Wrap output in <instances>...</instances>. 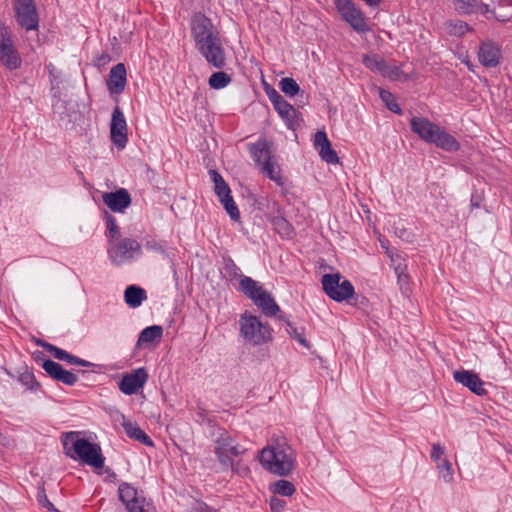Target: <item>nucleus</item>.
Returning a JSON list of instances; mask_svg holds the SVG:
<instances>
[{
  "instance_id": "nucleus-18",
  "label": "nucleus",
  "mask_w": 512,
  "mask_h": 512,
  "mask_svg": "<svg viewBox=\"0 0 512 512\" xmlns=\"http://www.w3.org/2000/svg\"><path fill=\"white\" fill-rule=\"evenodd\" d=\"M42 368L54 380L65 385L73 386L77 383L78 377L71 371L65 370L59 363L50 359H44Z\"/></svg>"
},
{
  "instance_id": "nucleus-23",
  "label": "nucleus",
  "mask_w": 512,
  "mask_h": 512,
  "mask_svg": "<svg viewBox=\"0 0 512 512\" xmlns=\"http://www.w3.org/2000/svg\"><path fill=\"white\" fill-rule=\"evenodd\" d=\"M253 303L267 317L277 316L281 312L279 305L274 300L272 294L267 290H264L261 294L257 295V298Z\"/></svg>"
},
{
  "instance_id": "nucleus-32",
  "label": "nucleus",
  "mask_w": 512,
  "mask_h": 512,
  "mask_svg": "<svg viewBox=\"0 0 512 512\" xmlns=\"http://www.w3.org/2000/svg\"><path fill=\"white\" fill-rule=\"evenodd\" d=\"M105 222H106L105 236L107 238V245H109L110 242H115L116 240L121 239L120 238V230H119V226L117 224L115 217L107 212L105 215Z\"/></svg>"
},
{
  "instance_id": "nucleus-1",
  "label": "nucleus",
  "mask_w": 512,
  "mask_h": 512,
  "mask_svg": "<svg viewBox=\"0 0 512 512\" xmlns=\"http://www.w3.org/2000/svg\"><path fill=\"white\" fill-rule=\"evenodd\" d=\"M191 37L195 48L206 62L215 69L225 68L226 53L220 31L205 14L195 13L190 21Z\"/></svg>"
},
{
  "instance_id": "nucleus-46",
  "label": "nucleus",
  "mask_w": 512,
  "mask_h": 512,
  "mask_svg": "<svg viewBox=\"0 0 512 512\" xmlns=\"http://www.w3.org/2000/svg\"><path fill=\"white\" fill-rule=\"evenodd\" d=\"M38 503L47 509L49 512H57V509L54 507V505L49 501L45 490L42 488L37 495Z\"/></svg>"
},
{
  "instance_id": "nucleus-34",
  "label": "nucleus",
  "mask_w": 512,
  "mask_h": 512,
  "mask_svg": "<svg viewBox=\"0 0 512 512\" xmlns=\"http://www.w3.org/2000/svg\"><path fill=\"white\" fill-rule=\"evenodd\" d=\"M271 224L274 229L279 233L282 237H291L293 230L290 223L282 216H275L271 219Z\"/></svg>"
},
{
  "instance_id": "nucleus-30",
  "label": "nucleus",
  "mask_w": 512,
  "mask_h": 512,
  "mask_svg": "<svg viewBox=\"0 0 512 512\" xmlns=\"http://www.w3.org/2000/svg\"><path fill=\"white\" fill-rule=\"evenodd\" d=\"M208 173L214 184V192L217 197H227L228 193H231V189L224 178L214 169H210Z\"/></svg>"
},
{
  "instance_id": "nucleus-35",
  "label": "nucleus",
  "mask_w": 512,
  "mask_h": 512,
  "mask_svg": "<svg viewBox=\"0 0 512 512\" xmlns=\"http://www.w3.org/2000/svg\"><path fill=\"white\" fill-rule=\"evenodd\" d=\"M445 29L450 36H463L469 31V25L461 20L448 21L445 23Z\"/></svg>"
},
{
  "instance_id": "nucleus-26",
  "label": "nucleus",
  "mask_w": 512,
  "mask_h": 512,
  "mask_svg": "<svg viewBox=\"0 0 512 512\" xmlns=\"http://www.w3.org/2000/svg\"><path fill=\"white\" fill-rule=\"evenodd\" d=\"M122 426L127 436L131 439L149 447L154 446L152 439L136 423L124 421Z\"/></svg>"
},
{
  "instance_id": "nucleus-2",
  "label": "nucleus",
  "mask_w": 512,
  "mask_h": 512,
  "mask_svg": "<svg viewBox=\"0 0 512 512\" xmlns=\"http://www.w3.org/2000/svg\"><path fill=\"white\" fill-rule=\"evenodd\" d=\"M259 461L270 473L287 476L294 469L296 453L285 438H277L261 450Z\"/></svg>"
},
{
  "instance_id": "nucleus-58",
  "label": "nucleus",
  "mask_w": 512,
  "mask_h": 512,
  "mask_svg": "<svg viewBox=\"0 0 512 512\" xmlns=\"http://www.w3.org/2000/svg\"><path fill=\"white\" fill-rule=\"evenodd\" d=\"M380 242H381V246H382V248H384V249H386V250L388 251V246H387L388 241H387V240H385V241H380Z\"/></svg>"
},
{
  "instance_id": "nucleus-13",
  "label": "nucleus",
  "mask_w": 512,
  "mask_h": 512,
  "mask_svg": "<svg viewBox=\"0 0 512 512\" xmlns=\"http://www.w3.org/2000/svg\"><path fill=\"white\" fill-rule=\"evenodd\" d=\"M118 494L127 512H147L144 508L145 497L133 485L127 482L121 483Z\"/></svg>"
},
{
  "instance_id": "nucleus-36",
  "label": "nucleus",
  "mask_w": 512,
  "mask_h": 512,
  "mask_svg": "<svg viewBox=\"0 0 512 512\" xmlns=\"http://www.w3.org/2000/svg\"><path fill=\"white\" fill-rule=\"evenodd\" d=\"M230 82H231V77L223 71H218V72L213 73L210 76L209 81H208L209 86L212 89H216V90L225 88L227 85L230 84Z\"/></svg>"
},
{
  "instance_id": "nucleus-9",
  "label": "nucleus",
  "mask_w": 512,
  "mask_h": 512,
  "mask_svg": "<svg viewBox=\"0 0 512 512\" xmlns=\"http://www.w3.org/2000/svg\"><path fill=\"white\" fill-rule=\"evenodd\" d=\"M321 283L326 295L336 302L348 300L355 293L352 283L340 273L323 275Z\"/></svg>"
},
{
  "instance_id": "nucleus-49",
  "label": "nucleus",
  "mask_w": 512,
  "mask_h": 512,
  "mask_svg": "<svg viewBox=\"0 0 512 512\" xmlns=\"http://www.w3.org/2000/svg\"><path fill=\"white\" fill-rule=\"evenodd\" d=\"M444 447H442L439 443H434L432 445V450H431V459L437 464L439 462H441V460L443 459L442 456L444 455Z\"/></svg>"
},
{
  "instance_id": "nucleus-17",
  "label": "nucleus",
  "mask_w": 512,
  "mask_h": 512,
  "mask_svg": "<svg viewBox=\"0 0 512 512\" xmlns=\"http://www.w3.org/2000/svg\"><path fill=\"white\" fill-rule=\"evenodd\" d=\"M102 200L111 211L117 213H123L132 202L131 196L125 188H119L114 192L104 193Z\"/></svg>"
},
{
  "instance_id": "nucleus-54",
  "label": "nucleus",
  "mask_w": 512,
  "mask_h": 512,
  "mask_svg": "<svg viewBox=\"0 0 512 512\" xmlns=\"http://www.w3.org/2000/svg\"><path fill=\"white\" fill-rule=\"evenodd\" d=\"M493 5H498L500 7L509 6L512 7V0H491Z\"/></svg>"
},
{
  "instance_id": "nucleus-57",
  "label": "nucleus",
  "mask_w": 512,
  "mask_h": 512,
  "mask_svg": "<svg viewBox=\"0 0 512 512\" xmlns=\"http://www.w3.org/2000/svg\"><path fill=\"white\" fill-rule=\"evenodd\" d=\"M395 233L398 235V237L404 238L405 235L407 234V230L405 228H396Z\"/></svg>"
},
{
  "instance_id": "nucleus-47",
  "label": "nucleus",
  "mask_w": 512,
  "mask_h": 512,
  "mask_svg": "<svg viewBox=\"0 0 512 512\" xmlns=\"http://www.w3.org/2000/svg\"><path fill=\"white\" fill-rule=\"evenodd\" d=\"M265 92H266L268 99L273 104V106L276 105L277 103L281 102L284 99L276 89H274L273 87H271L269 85H267L265 87Z\"/></svg>"
},
{
  "instance_id": "nucleus-42",
  "label": "nucleus",
  "mask_w": 512,
  "mask_h": 512,
  "mask_svg": "<svg viewBox=\"0 0 512 512\" xmlns=\"http://www.w3.org/2000/svg\"><path fill=\"white\" fill-rule=\"evenodd\" d=\"M454 3L461 14H472L477 10L476 0H454Z\"/></svg>"
},
{
  "instance_id": "nucleus-11",
  "label": "nucleus",
  "mask_w": 512,
  "mask_h": 512,
  "mask_svg": "<svg viewBox=\"0 0 512 512\" xmlns=\"http://www.w3.org/2000/svg\"><path fill=\"white\" fill-rule=\"evenodd\" d=\"M0 63L11 71L20 68L22 64L13 37L5 27L0 28Z\"/></svg>"
},
{
  "instance_id": "nucleus-39",
  "label": "nucleus",
  "mask_w": 512,
  "mask_h": 512,
  "mask_svg": "<svg viewBox=\"0 0 512 512\" xmlns=\"http://www.w3.org/2000/svg\"><path fill=\"white\" fill-rule=\"evenodd\" d=\"M439 476L446 483H452L454 480V470L452 468V464L446 458H443L441 462L436 464Z\"/></svg>"
},
{
  "instance_id": "nucleus-24",
  "label": "nucleus",
  "mask_w": 512,
  "mask_h": 512,
  "mask_svg": "<svg viewBox=\"0 0 512 512\" xmlns=\"http://www.w3.org/2000/svg\"><path fill=\"white\" fill-rule=\"evenodd\" d=\"M279 116L283 119L288 129L294 130L299 124L297 110L285 99L273 106Z\"/></svg>"
},
{
  "instance_id": "nucleus-8",
  "label": "nucleus",
  "mask_w": 512,
  "mask_h": 512,
  "mask_svg": "<svg viewBox=\"0 0 512 512\" xmlns=\"http://www.w3.org/2000/svg\"><path fill=\"white\" fill-rule=\"evenodd\" d=\"M214 444V453L221 466H231L232 456L238 457L246 453V449L225 430L219 432Z\"/></svg>"
},
{
  "instance_id": "nucleus-10",
  "label": "nucleus",
  "mask_w": 512,
  "mask_h": 512,
  "mask_svg": "<svg viewBox=\"0 0 512 512\" xmlns=\"http://www.w3.org/2000/svg\"><path fill=\"white\" fill-rule=\"evenodd\" d=\"M13 10L17 23L26 31L37 30L39 15L34 0H13Z\"/></svg>"
},
{
  "instance_id": "nucleus-14",
  "label": "nucleus",
  "mask_w": 512,
  "mask_h": 512,
  "mask_svg": "<svg viewBox=\"0 0 512 512\" xmlns=\"http://www.w3.org/2000/svg\"><path fill=\"white\" fill-rule=\"evenodd\" d=\"M110 138L118 149H123L128 142L127 123L119 106H116L112 112Z\"/></svg>"
},
{
  "instance_id": "nucleus-52",
  "label": "nucleus",
  "mask_w": 512,
  "mask_h": 512,
  "mask_svg": "<svg viewBox=\"0 0 512 512\" xmlns=\"http://www.w3.org/2000/svg\"><path fill=\"white\" fill-rule=\"evenodd\" d=\"M512 14H504L497 13L495 10L493 12V18L499 22H507L510 20Z\"/></svg>"
},
{
  "instance_id": "nucleus-6",
  "label": "nucleus",
  "mask_w": 512,
  "mask_h": 512,
  "mask_svg": "<svg viewBox=\"0 0 512 512\" xmlns=\"http://www.w3.org/2000/svg\"><path fill=\"white\" fill-rule=\"evenodd\" d=\"M249 152L263 174L279 186L284 184L278 165L272 160L271 144L267 140L259 139L256 143L251 144Z\"/></svg>"
},
{
  "instance_id": "nucleus-37",
  "label": "nucleus",
  "mask_w": 512,
  "mask_h": 512,
  "mask_svg": "<svg viewBox=\"0 0 512 512\" xmlns=\"http://www.w3.org/2000/svg\"><path fill=\"white\" fill-rule=\"evenodd\" d=\"M18 381L31 391H36L40 387L34 374L27 368H24L23 371H19Z\"/></svg>"
},
{
  "instance_id": "nucleus-55",
  "label": "nucleus",
  "mask_w": 512,
  "mask_h": 512,
  "mask_svg": "<svg viewBox=\"0 0 512 512\" xmlns=\"http://www.w3.org/2000/svg\"><path fill=\"white\" fill-rule=\"evenodd\" d=\"M218 199L224 208L228 206V204L231 203V201L234 200L233 197L231 196V193H228L227 197H218Z\"/></svg>"
},
{
  "instance_id": "nucleus-51",
  "label": "nucleus",
  "mask_w": 512,
  "mask_h": 512,
  "mask_svg": "<svg viewBox=\"0 0 512 512\" xmlns=\"http://www.w3.org/2000/svg\"><path fill=\"white\" fill-rule=\"evenodd\" d=\"M476 12H479L481 14H491L493 16L494 10L490 9V5L489 4H486V3L478 4L477 3V10H476Z\"/></svg>"
},
{
  "instance_id": "nucleus-48",
  "label": "nucleus",
  "mask_w": 512,
  "mask_h": 512,
  "mask_svg": "<svg viewBox=\"0 0 512 512\" xmlns=\"http://www.w3.org/2000/svg\"><path fill=\"white\" fill-rule=\"evenodd\" d=\"M286 507V501L277 496L270 499V509L272 512H283Z\"/></svg>"
},
{
  "instance_id": "nucleus-12",
  "label": "nucleus",
  "mask_w": 512,
  "mask_h": 512,
  "mask_svg": "<svg viewBox=\"0 0 512 512\" xmlns=\"http://www.w3.org/2000/svg\"><path fill=\"white\" fill-rule=\"evenodd\" d=\"M336 7L342 18L358 33L370 30L362 11L351 0H337Z\"/></svg>"
},
{
  "instance_id": "nucleus-15",
  "label": "nucleus",
  "mask_w": 512,
  "mask_h": 512,
  "mask_svg": "<svg viewBox=\"0 0 512 512\" xmlns=\"http://www.w3.org/2000/svg\"><path fill=\"white\" fill-rule=\"evenodd\" d=\"M148 380L145 368H137L131 373L125 374L119 382V390L125 395H133L142 388Z\"/></svg>"
},
{
  "instance_id": "nucleus-20",
  "label": "nucleus",
  "mask_w": 512,
  "mask_h": 512,
  "mask_svg": "<svg viewBox=\"0 0 512 512\" xmlns=\"http://www.w3.org/2000/svg\"><path fill=\"white\" fill-rule=\"evenodd\" d=\"M478 59L483 66L494 68L500 63L501 49L491 41L483 42L479 47Z\"/></svg>"
},
{
  "instance_id": "nucleus-53",
  "label": "nucleus",
  "mask_w": 512,
  "mask_h": 512,
  "mask_svg": "<svg viewBox=\"0 0 512 512\" xmlns=\"http://www.w3.org/2000/svg\"><path fill=\"white\" fill-rule=\"evenodd\" d=\"M110 60H111L110 56L107 53H103L97 58V64L105 65V64L109 63Z\"/></svg>"
},
{
  "instance_id": "nucleus-41",
  "label": "nucleus",
  "mask_w": 512,
  "mask_h": 512,
  "mask_svg": "<svg viewBox=\"0 0 512 512\" xmlns=\"http://www.w3.org/2000/svg\"><path fill=\"white\" fill-rule=\"evenodd\" d=\"M278 319L284 321L287 324V333L290 336H293L301 345L307 347L308 343L302 333L298 332L297 328H295L292 323L286 318L284 313H280L278 315Z\"/></svg>"
},
{
  "instance_id": "nucleus-31",
  "label": "nucleus",
  "mask_w": 512,
  "mask_h": 512,
  "mask_svg": "<svg viewBox=\"0 0 512 512\" xmlns=\"http://www.w3.org/2000/svg\"><path fill=\"white\" fill-rule=\"evenodd\" d=\"M221 274L227 280L233 281L235 279H241L244 275L241 273V269L231 258H224L223 265L221 268Z\"/></svg>"
},
{
  "instance_id": "nucleus-33",
  "label": "nucleus",
  "mask_w": 512,
  "mask_h": 512,
  "mask_svg": "<svg viewBox=\"0 0 512 512\" xmlns=\"http://www.w3.org/2000/svg\"><path fill=\"white\" fill-rule=\"evenodd\" d=\"M270 490L280 496L290 497L296 492L294 484L288 480L280 479L270 485Z\"/></svg>"
},
{
  "instance_id": "nucleus-29",
  "label": "nucleus",
  "mask_w": 512,
  "mask_h": 512,
  "mask_svg": "<svg viewBox=\"0 0 512 512\" xmlns=\"http://www.w3.org/2000/svg\"><path fill=\"white\" fill-rule=\"evenodd\" d=\"M163 329L161 326L153 325L143 329L138 337L137 344L142 345L144 343H153L162 337Z\"/></svg>"
},
{
  "instance_id": "nucleus-40",
  "label": "nucleus",
  "mask_w": 512,
  "mask_h": 512,
  "mask_svg": "<svg viewBox=\"0 0 512 512\" xmlns=\"http://www.w3.org/2000/svg\"><path fill=\"white\" fill-rule=\"evenodd\" d=\"M280 90L289 97H294L300 91V86L298 83L289 77L282 78L279 82Z\"/></svg>"
},
{
  "instance_id": "nucleus-25",
  "label": "nucleus",
  "mask_w": 512,
  "mask_h": 512,
  "mask_svg": "<svg viewBox=\"0 0 512 512\" xmlns=\"http://www.w3.org/2000/svg\"><path fill=\"white\" fill-rule=\"evenodd\" d=\"M239 286L241 292L252 302L265 290L260 282L248 276L241 277Z\"/></svg>"
},
{
  "instance_id": "nucleus-28",
  "label": "nucleus",
  "mask_w": 512,
  "mask_h": 512,
  "mask_svg": "<svg viewBox=\"0 0 512 512\" xmlns=\"http://www.w3.org/2000/svg\"><path fill=\"white\" fill-rule=\"evenodd\" d=\"M362 62L367 69L380 75L383 74L387 66L385 60L377 54L363 55Z\"/></svg>"
},
{
  "instance_id": "nucleus-16",
  "label": "nucleus",
  "mask_w": 512,
  "mask_h": 512,
  "mask_svg": "<svg viewBox=\"0 0 512 512\" xmlns=\"http://www.w3.org/2000/svg\"><path fill=\"white\" fill-rule=\"evenodd\" d=\"M453 378L457 383L462 384L478 396H485L488 394L484 381L473 371L464 369L456 370L453 373Z\"/></svg>"
},
{
  "instance_id": "nucleus-59",
  "label": "nucleus",
  "mask_w": 512,
  "mask_h": 512,
  "mask_svg": "<svg viewBox=\"0 0 512 512\" xmlns=\"http://www.w3.org/2000/svg\"><path fill=\"white\" fill-rule=\"evenodd\" d=\"M4 371L7 375H9L10 377H13V374L6 368H4Z\"/></svg>"
},
{
  "instance_id": "nucleus-27",
  "label": "nucleus",
  "mask_w": 512,
  "mask_h": 512,
  "mask_svg": "<svg viewBox=\"0 0 512 512\" xmlns=\"http://www.w3.org/2000/svg\"><path fill=\"white\" fill-rule=\"evenodd\" d=\"M147 299L146 291L136 285H130L124 292V300L126 304L131 308H137L141 306L144 300Z\"/></svg>"
},
{
  "instance_id": "nucleus-5",
  "label": "nucleus",
  "mask_w": 512,
  "mask_h": 512,
  "mask_svg": "<svg viewBox=\"0 0 512 512\" xmlns=\"http://www.w3.org/2000/svg\"><path fill=\"white\" fill-rule=\"evenodd\" d=\"M239 333L245 342L252 346H261L273 339L270 325L247 311L240 315Z\"/></svg>"
},
{
  "instance_id": "nucleus-38",
  "label": "nucleus",
  "mask_w": 512,
  "mask_h": 512,
  "mask_svg": "<svg viewBox=\"0 0 512 512\" xmlns=\"http://www.w3.org/2000/svg\"><path fill=\"white\" fill-rule=\"evenodd\" d=\"M379 95H380L381 100L385 103L386 107L390 111H392L393 113L398 114V115L402 114V110H401L400 106L398 105L396 98L394 97V95L391 92L381 88L379 90Z\"/></svg>"
},
{
  "instance_id": "nucleus-4",
  "label": "nucleus",
  "mask_w": 512,
  "mask_h": 512,
  "mask_svg": "<svg viewBox=\"0 0 512 512\" xmlns=\"http://www.w3.org/2000/svg\"><path fill=\"white\" fill-rule=\"evenodd\" d=\"M410 127L421 140L442 150L454 152L460 148V144L454 136L427 118L412 117Z\"/></svg>"
},
{
  "instance_id": "nucleus-43",
  "label": "nucleus",
  "mask_w": 512,
  "mask_h": 512,
  "mask_svg": "<svg viewBox=\"0 0 512 512\" xmlns=\"http://www.w3.org/2000/svg\"><path fill=\"white\" fill-rule=\"evenodd\" d=\"M382 76L395 81L400 80L404 76V72L399 66L387 64Z\"/></svg>"
},
{
  "instance_id": "nucleus-22",
  "label": "nucleus",
  "mask_w": 512,
  "mask_h": 512,
  "mask_svg": "<svg viewBox=\"0 0 512 512\" xmlns=\"http://www.w3.org/2000/svg\"><path fill=\"white\" fill-rule=\"evenodd\" d=\"M314 145L319 149V155L323 161L328 164L339 163V157L331 147L327 134L324 131H317L314 136Z\"/></svg>"
},
{
  "instance_id": "nucleus-19",
  "label": "nucleus",
  "mask_w": 512,
  "mask_h": 512,
  "mask_svg": "<svg viewBox=\"0 0 512 512\" xmlns=\"http://www.w3.org/2000/svg\"><path fill=\"white\" fill-rule=\"evenodd\" d=\"M37 343L39 346H41L47 352H49L54 358H56L60 361L67 362L70 365H78V366H83V367L94 366L93 363H91L85 359H82L78 356H75L73 354H70L69 352H67L53 344H50L46 341L38 340Z\"/></svg>"
},
{
  "instance_id": "nucleus-56",
  "label": "nucleus",
  "mask_w": 512,
  "mask_h": 512,
  "mask_svg": "<svg viewBox=\"0 0 512 512\" xmlns=\"http://www.w3.org/2000/svg\"><path fill=\"white\" fill-rule=\"evenodd\" d=\"M370 7H378L381 3V0H363Z\"/></svg>"
},
{
  "instance_id": "nucleus-7",
  "label": "nucleus",
  "mask_w": 512,
  "mask_h": 512,
  "mask_svg": "<svg viewBox=\"0 0 512 512\" xmlns=\"http://www.w3.org/2000/svg\"><path fill=\"white\" fill-rule=\"evenodd\" d=\"M107 255L113 265L121 266L139 258L142 246L136 239L124 237L107 245Z\"/></svg>"
},
{
  "instance_id": "nucleus-21",
  "label": "nucleus",
  "mask_w": 512,
  "mask_h": 512,
  "mask_svg": "<svg viewBox=\"0 0 512 512\" xmlns=\"http://www.w3.org/2000/svg\"><path fill=\"white\" fill-rule=\"evenodd\" d=\"M127 83L126 68L123 63L113 66L109 72L107 88L110 94H121Z\"/></svg>"
},
{
  "instance_id": "nucleus-45",
  "label": "nucleus",
  "mask_w": 512,
  "mask_h": 512,
  "mask_svg": "<svg viewBox=\"0 0 512 512\" xmlns=\"http://www.w3.org/2000/svg\"><path fill=\"white\" fill-rule=\"evenodd\" d=\"M224 471L231 470L233 473L239 474L241 476L246 475L249 472V468L245 465H242L240 461L235 462L232 459L231 466H222Z\"/></svg>"
},
{
  "instance_id": "nucleus-44",
  "label": "nucleus",
  "mask_w": 512,
  "mask_h": 512,
  "mask_svg": "<svg viewBox=\"0 0 512 512\" xmlns=\"http://www.w3.org/2000/svg\"><path fill=\"white\" fill-rule=\"evenodd\" d=\"M144 246L148 251H153L159 254L165 253V242L163 241H157L153 238H149L145 240Z\"/></svg>"
},
{
  "instance_id": "nucleus-50",
  "label": "nucleus",
  "mask_w": 512,
  "mask_h": 512,
  "mask_svg": "<svg viewBox=\"0 0 512 512\" xmlns=\"http://www.w3.org/2000/svg\"><path fill=\"white\" fill-rule=\"evenodd\" d=\"M224 209L233 221L237 222L240 220V211L234 200L231 201V203H229Z\"/></svg>"
},
{
  "instance_id": "nucleus-3",
  "label": "nucleus",
  "mask_w": 512,
  "mask_h": 512,
  "mask_svg": "<svg viewBox=\"0 0 512 512\" xmlns=\"http://www.w3.org/2000/svg\"><path fill=\"white\" fill-rule=\"evenodd\" d=\"M79 435L80 433L76 431L65 432L62 435L65 455L73 460H80L95 469L103 468L105 457L102 455L101 447L87 439L80 438Z\"/></svg>"
}]
</instances>
